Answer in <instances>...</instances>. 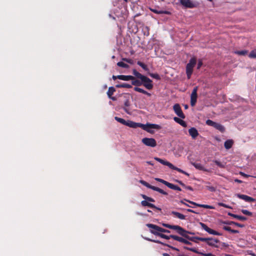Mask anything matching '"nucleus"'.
I'll return each instance as SVG.
<instances>
[{"label": "nucleus", "mask_w": 256, "mask_h": 256, "mask_svg": "<svg viewBox=\"0 0 256 256\" xmlns=\"http://www.w3.org/2000/svg\"><path fill=\"white\" fill-rule=\"evenodd\" d=\"M248 254L250 255V256H256V254H253V252L252 251H249L248 252Z\"/></svg>", "instance_id": "62"}, {"label": "nucleus", "mask_w": 256, "mask_h": 256, "mask_svg": "<svg viewBox=\"0 0 256 256\" xmlns=\"http://www.w3.org/2000/svg\"><path fill=\"white\" fill-rule=\"evenodd\" d=\"M206 124L209 126L214 127V126L216 122H214L210 120H206Z\"/></svg>", "instance_id": "46"}, {"label": "nucleus", "mask_w": 256, "mask_h": 256, "mask_svg": "<svg viewBox=\"0 0 256 256\" xmlns=\"http://www.w3.org/2000/svg\"><path fill=\"white\" fill-rule=\"evenodd\" d=\"M188 234H194V232H192L189 231H187L184 228V232H181L180 236L186 238L187 240L196 243H198V240L203 242V240H206L204 238L198 237V236H190Z\"/></svg>", "instance_id": "2"}, {"label": "nucleus", "mask_w": 256, "mask_h": 256, "mask_svg": "<svg viewBox=\"0 0 256 256\" xmlns=\"http://www.w3.org/2000/svg\"><path fill=\"white\" fill-rule=\"evenodd\" d=\"M142 197L144 200H147L148 196L145 194H142Z\"/></svg>", "instance_id": "58"}, {"label": "nucleus", "mask_w": 256, "mask_h": 256, "mask_svg": "<svg viewBox=\"0 0 256 256\" xmlns=\"http://www.w3.org/2000/svg\"><path fill=\"white\" fill-rule=\"evenodd\" d=\"M174 240H177L179 242H181L188 245H192V243L190 242L189 240H188L186 238H183L177 236H176L174 238Z\"/></svg>", "instance_id": "17"}, {"label": "nucleus", "mask_w": 256, "mask_h": 256, "mask_svg": "<svg viewBox=\"0 0 256 256\" xmlns=\"http://www.w3.org/2000/svg\"><path fill=\"white\" fill-rule=\"evenodd\" d=\"M147 240H149V241H151V242H156V243H157V244H160L162 245H163V246L169 247L172 250H176V251H178V252L180 250L179 249H178V248H176L175 247L171 246H170V245H169L168 244H165V243H164L163 242H160V240H150V238H147Z\"/></svg>", "instance_id": "15"}, {"label": "nucleus", "mask_w": 256, "mask_h": 256, "mask_svg": "<svg viewBox=\"0 0 256 256\" xmlns=\"http://www.w3.org/2000/svg\"><path fill=\"white\" fill-rule=\"evenodd\" d=\"M234 182H238V183H242V181L241 180H238V179H235L234 180Z\"/></svg>", "instance_id": "63"}, {"label": "nucleus", "mask_w": 256, "mask_h": 256, "mask_svg": "<svg viewBox=\"0 0 256 256\" xmlns=\"http://www.w3.org/2000/svg\"><path fill=\"white\" fill-rule=\"evenodd\" d=\"M150 11L156 14H170L171 13L168 10H158L156 8H150Z\"/></svg>", "instance_id": "20"}, {"label": "nucleus", "mask_w": 256, "mask_h": 256, "mask_svg": "<svg viewBox=\"0 0 256 256\" xmlns=\"http://www.w3.org/2000/svg\"><path fill=\"white\" fill-rule=\"evenodd\" d=\"M176 182H178L181 186H182V184H184L182 181L179 180H176Z\"/></svg>", "instance_id": "64"}, {"label": "nucleus", "mask_w": 256, "mask_h": 256, "mask_svg": "<svg viewBox=\"0 0 256 256\" xmlns=\"http://www.w3.org/2000/svg\"><path fill=\"white\" fill-rule=\"evenodd\" d=\"M147 201L150 202H154L155 200L153 198L148 196V198L147 200Z\"/></svg>", "instance_id": "55"}, {"label": "nucleus", "mask_w": 256, "mask_h": 256, "mask_svg": "<svg viewBox=\"0 0 256 256\" xmlns=\"http://www.w3.org/2000/svg\"><path fill=\"white\" fill-rule=\"evenodd\" d=\"M193 166L198 170H202L204 171H208L206 169H205L204 168V166L200 164L194 163Z\"/></svg>", "instance_id": "34"}, {"label": "nucleus", "mask_w": 256, "mask_h": 256, "mask_svg": "<svg viewBox=\"0 0 256 256\" xmlns=\"http://www.w3.org/2000/svg\"><path fill=\"white\" fill-rule=\"evenodd\" d=\"M154 158L155 160H156L157 162H158L160 164L164 166H168L170 168H171L172 166H173V164L168 161L164 160L162 159L156 157Z\"/></svg>", "instance_id": "19"}, {"label": "nucleus", "mask_w": 256, "mask_h": 256, "mask_svg": "<svg viewBox=\"0 0 256 256\" xmlns=\"http://www.w3.org/2000/svg\"><path fill=\"white\" fill-rule=\"evenodd\" d=\"M214 162L220 168H225V164L222 163L218 160H215Z\"/></svg>", "instance_id": "42"}, {"label": "nucleus", "mask_w": 256, "mask_h": 256, "mask_svg": "<svg viewBox=\"0 0 256 256\" xmlns=\"http://www.w3.org/2000/svg\"><path fill=\"white\" fill-rule=\"evenodd\" d=\"M198 88V86L194 88L190 95V104L192 106H194L196 102Z\"/></svg>", "instance_id": "9"}, {"label": "nucleus", "mask_w": 256, "mask_h": 256, "mask_svg": "<svg viewBox=\"0 0 256 256\" xmlns=\"http://www.w3.org/2000/svg\"><path fill=\"white\" fill-rule=\"evenodd\" d=\"M193 68L194 67L190 66V65L186 64V74L188 79H190L191 77V76L193 72Z\"/></svg>", "instance_id": "21"}, {"label": "nucleus", "mask_w": 256, "mask_h": 256, "mask_svg": "<svg viewBox=\"0 0 256 256\" xmlns=\"http://www.w3.org/2000/svg\"><path fill=\"white\" fill-rule=\"evenodd\" d=\"M152 234H154V235H156V236H158L162 238H165L166 240H169L170 239V238H172L174 240V238L176 236V235H172V234H171V235H170V236H166L164 234H163L162 233H157L156 232H152Z\"/></svg>", "instance_id": "16"}, {"label": "nucleus", "mask_w": 256, "mask_h": 256, "mask_svg": "<svg viewBox=\"0 0 256 256\" xmlns=\"http://www.w3.org/2000/svg\"><path fill=\"white\" fill-rule=\"evenodd\" d=\"M132 74L135 76L140 80H141L144 76L140 74L139 72H137L136 70H133Z\"/></svg>", "instance_id": "35"}, {"label": "nucleus", "mask_w": 256, "mask_h": 256, "mask_svg": "<svg viewBox=\"0 0 256 256\" xmlns=\"http://www.w3.org/2000/svg\"><path fill=\"white\" fill-rule=\"evenodd\" d=\"M155 180L157 182H160L163 184H164L167 186L168 187V186L170 183L166 180H164L160 178H155Z\"/></svg>", "instance_id": "37"}, {"label": "nucleus", "mask_w": 256, "mask_h": 256, "mask_svg": "<svg viewBox=\"0 0 256 256\" xmlns=\"http://www.w3.org/2000/svg\"><path fill=\"white\" fill-rule=\"evenodd\" d=\"M142 31L144 32V36H149V34H150V32H149L150 28H148V27L146 26V27L144 28L143 29H142Z\"/></svg>", "instance_id": "44"}, {"label": "nucleus", "mask_w": 256, "mask_h": 256, "mask_svg": "<svg viewBox=\"0 0 256 256\" xmlns=\"http://www.w3.org/2000/svg\"><path fill=\"white\" fill-rule=\"evenodd\" d=\"M170 168L172 169V170H177L178 172H180V173L183 172V170H181V169H180V168H179L174 166V165H173V166H172Z\"/></svg>", "instance_id": "49"}, {"label": "nucleus", "mask_w": 256, "mask_h": 256, "mask_svg": "<svg viewBox=\"0 0 256 256\" xmlns=\"http://www.w3.org/2000/svg\"><path fill=\"white\" fill-rule=\"evenodd\" d=\"M180 2L185 8H196L198 4L191 0H180Z\"/></svg>", "instance_id": "4"}, {"label": "nucleus", "mask_w": 256, "mask_h": 256, "mask_svg": "<svg viewBox=\"0 0 256 256\" xmlns=\"http://www.w3.org/2000/svg\"><path fill=\"white\" fill-rule=\"evenodd\" d=\"M142 85L148 90H152L154 87L152 81L146 76H144L141 80Z\"/></svg>", "instance_id": "5"}, {"label": "nucleus", "mask_w": 256, "mask_h": 256, "mask_svg": "<svg viewBox=\"0 0 256 256\" xmlns=\"http://www.w3.org/2000/svg\"><path fill=\"white\" fill-rule=\"evenodd\" d=\"M188 133L194 140H195L199 134L198 130L194 127L191 128L188 130Z\"/></svg>", "instance_id": "13"}, {"label": "nucleus", "mask_w": 256, "mask_h": 256, "mask_svg": "<svg viewBox=\"0 0 256 256\" xmlns=\"http://www.w3.org/2000/svg\"><path fill=\"white\" fill-rule=\"evenodd\" d=\"M196 60L195 58H190L189 61V62L187 64L188 65H190V66L194 67L196 64Z\"/></svg>", "instance_id": "40"}, {"label": "nucleus", "mask_w": 256, "mask_h": 256, "mask_svg": "<svg viewBox=\"0 0 256 256\" xmlns=\"http://www.w3.org/2000/svg\"><path fill=\"white\" fill-rule=\"evenodd\" d=\"M124 106H130V102L128 100H126L124 102Z\"/></svg>", "instance_id": "61"}, {"label": "nucleus", "mask_w": 256, "mask_h": 256, "mask_svg": "<svg viewBox=\"0 0 256 256\" xmlns=\"http://www.w3.org/2000/svg\"><path fill=\"white\" fill-rule=\"evenodd\" d=\"M228 215L242 221H245L247 220V218L245 216L236 215L235 214H232L230 212H228Z\"/></svg>", "instance_id": "25"}, {"label": "nucleus", "mask_w": 256, "mask_h": 256, "mask_svg": "<svg viewBox=\"0 0 256 256\" xmlns=\"http://www.w3.org/2000/svg\"><path fill=\"white\" fill-rule=\"evenodd\" d=\"M132 85L135 86H140L142 85V80L140 81V80H136L135 78L134 79L132 80Z\"/></svg>", "instance_id": "33"}, {"label": "nucleus", "mask_w": 256, "mask_h": 256, "mask_svg": "<svg viewBox=\"0 0 256 256\" xmlns=\"http://www.w3.org/2000/svg\"><path fill=\"white\" fill-rule=\"evenodd\" d=\"M149 75L152 78H155L158 80H160V76L158 74H149Z\"/></svg>", "instance_id": "47"}, {"label": "nucleus", "mask_w": 256, "mask_h": 256, "mask_svg": "<svg viewBox=\"0 0 256 256\" xmlns=\"http://www.w3.org/2000/svg\"><path fill=\"white\" fill-rule=\"evenodd\" d=\"M204 238L206 240H203V242H206L208 246L214 248H218V246L216 244L217 243L220 242L218 239L212 238Z\"/></svg>", "instance_id": "8"}, {"label": "nucleus", "mask_w": 256, "mask_h": 256, "mask_svg": "<svg viewBox=\"0 0 256 256\" xmlns=\"http://www.w3.org/2000/svg\"><path fill=\"white\" fill-rule=\"evenodd\" d=\"M186 211L188 212H192V213H194V214H198V212H196L195 211H194L191 209H187Z\"/></svg>", "instance_id": "59"}, {"label": "nucleus", "mask_w": 256, "mask_h": 256, "mask_svg": "<svg viewBox=\"0 0 256 256\" xmlns=\"http://www.w3.org/2000/svg\"><path fill=\"white\" fill-rule=\"evenodd\" d=\"M140 182L141 184H142V185H144V186H146V188L152 189L156 191L164 196H167L168 194V192L164 191L163 190H162L158 187H156L155 186H152L150 184H149L148 182H146L144 180H140Z\"/></svg>", "instance_id": "3"}, {"label": "nucleus", "mask_w": 256, "mask_h": 256, "mask_svg": "<svg viewBox=\"0 0 256 256\" xmlns=\"http://www.w3.org/2000/svg\"><path fill=\"white\" fill-rule=\"evenodd\" d=\"M142 142L146 146L150 147H155L156 146V142L153 138H143L142 140Z\"/></svg>", "instance_id": "6"}, {"label": "nucleus", "mask_w": 256, "mask_h": 256, "mask_svg": "<svg viewBox=\"0 0 256 256\" xmlns=\"http://www.w3.org/2000/svg\"><path fill=\"white\" fill-rule=\"evenodd\" d=\"M185 201L189 202L190 204H194V206H196L198 207H200V208H212V206H209V205H207V204H197L195 202H192V201H190V200H188L186 199H184Z\"/></svg>", "instance_id": "18"}, {"label": "nucleus", "mask_w": 256, "mask_h": 256, "mask_svg": "<svg viewBox=\"0 0 256 256\" xmlns=\"http://www.w3.org/2000/svg\"><path fill=\"white\" fill-rule=\"evenodd\" d=\"M206 188L211 192H214L216 190V188L213 186L207 185L206 186Z\"/></svg>", "instance_id": "45"}, {"label": "nucleus", "mask_w": 256, "mask_h": 256, "mask_svg": "<svg viewBox=\"0 0 256 256\" xmlns=\"http://www.w3.org/2000/svg\"><path fill=\"white\" fill-rule=\"evenodd\" d=\"M234 54L239 56H246L248 54V50H236L234 52Z\"/></svg>", "instance_id": "30"}, {"label": "nucleus", "mask_w": 256, "mask_h": 256, "mask_svg": "<svg viewBox=\"0 0 256 256\" xmlns=\"http://www.w3.org/2000/svg\"><path fill=\"white\" fill-rule=\"evenodd\" d=\"M240 174L241 176H244V177H246V178H248V176H249L248 175V174H244V172H240Z\"/></svg>", "instance_id": "57"}, {"label": "nucleus", "mask_w": 256, "mask_h": 256, "mask_svg": "<svg viewBox=\"0 0 256 256\" xmlns=\"http://www.w3.org/2000/svg\"><path fill=\"white\" fill-rule=\"evenodd\" d=\"M219 206H223V207L226 208H230V206H228L226 204H224V203H220L219 204Z\"/></svg>", "instance_id": "51"}, {"label": "nucleus", "mask_w": 256, "mask_h": 256, "mask_svg": "<svg viewBox=\"0 0 256 256\" xmlns=\"http://www.w3.org/2000/svg\"><path fill=\"white\" fill-rule=\"evenodd\" d=\"M174 120L182 126L184 128H186L187 126L186 123L183 120H182L181 118H178V117H174Z\"/></svg>", "instance_id": "24"}, {"label": "nucleus", "mask_w": 256, "mask_h": 256, "mask_svg": "<svg viewBox=\"0 0 256 256\" xmlns=\"http://www.w3.org/2000/svg\"><path fill=\"white\" fill-rule=\"evenodd\" d=\"M168 188H169L170 189L174 190H178V191L182 190V189L179 186H178L176 185H174L172 184H171V183H170V184H169Z\"/></svg>", "instance_id": "36"}, {"label": "nucleus", "mask_w": 256, "mask_h": 256, "mask_svg": "<svg viewBox=\"0 0 256 256\" xmlns=\"http://www.w3.org/2000/svg\"><path fill=\"white\" fill-rule=\"evenodd\" d=\"M141 204L143 206H148V207H150V208H155V209L158 210L160 211L162 210V209L156 206L154 204L149 202H148V201H147L146 200H142L141 202Z\"/></svg>", "instance_id": "14"}, {"label": "nucleus", "mask_w": 256, "mask_h": 256, "mask_svg": "<svg viewBox=\"0 0 256 256\" xmlns=\"http://www.w3.org/2000/svg\"><path fill=\"white\" fill-rule=\"evenodd\" d=\"M134 90L136 92H138L142 93V94H146L149 96H151L150 93H149V92H147L146 90H145L141 88H140L138 87H137V86L134 88Z\"/></svg>", "instance_id": "29"}, {"label": "nucleus", "mask_w": 256, "mask_h": 256, "mask_svg": "<svg viewBox=\"0 0 256 256\" xmlns=\"http://www.w3.org/2000/svg\"><path fill=\"white\" fill-rule=\"evenodd\" d=\"M116 88H132V86L126 83H123L122 84H118L116 86Z\"/></svg>", "instance_id": "32"}, {"label": "nucleus", "mask_w": 256, "mask_h": 256, "mask_svg": "<svg viewBox=\"0 0 256 256\" xmlns=\"http://www.w3.org/2000/svg\"><path fill=\"white\" fill-rule=\"evenodd\" d=\"M114 119L118 122H120V124H124V125H126V122L127 121H126V120H124V119L122 118H118V116H115L114 117Z\"/></svg>", "instance_id": "38"}, {"label": "nucleus", "mask_w": 256, "mask_h": 256, "mask_svg": "<svg viewBox=\"0 0 256 256\" xmlns=\"http://www.w3.org/2000/svg\"><path fill=\"white\" fill-rule=\"evenodd\" d=\"M200 225L202 229L205 230L206 232L209 233L210 234L216 235V236H221V234L218 232L213 230L210 228H208L205 224L202 222H200Z\"/></svg>", "instance_id": "11"}, {"label": "nucleus", "mask_w": 256, "mask_h": 256, "mask_svg": "<svg viewBox=\"0 0 256 256\" xmlns=\"http://www.w3.org/2000/svg\"><path fill=\"white\" fill-rule=\"evenodd\" d=\"M223 229L224 230H226V231L230 232V230H231L232 228H231L230 227L224 226L223 227Z\"/></svg>", "instance_id": "52"}, {"label": "nucleus", "mask_w": 256, "mask_h": 256, "mask_svg": "<svg viewBox=\"0 0 256 256\" xmlns=\"http://www.w3.org/2000/svg\"><path fill=\"white\" fill-rule=\"evenodd\" d=\"M236 196L238 198L243 200L246 202H254L256 201V200L254 198L246 195L238 194H236Z\"/></svg>", "instance_id": "12"}, {"label": "nucleus", "mask_w": 256, "mask_h": 256, "mask_svg": "<svg viewBox=\"0 0 256 256\" xmlns=\"http://www.w3.org/2000/svg\"><path fill=\"white\" fill-rule=\"evenodd\" d=\"M171 214L180 220H184L186 218V216L184 215L177 212L172 211L171 212Z\"/></svg>", "instance_id": "28"}, {"label": "nucleus", "mask_w": 256, "mask_h": 256, "mask_svg": "<svg viewBox=\"0 0 256 256\" xmlns=\"http://www.w3.org/2000/svg\"><path fill=\"white\" fill-rule=\"evenodd\" d=\"M242 212L244 214L247 215L248 216H252V212H249L248 210H242Z\"/></svg>", "instance_id": "48"}, {"label": "nucleus", "mask_w": 256, "mask_h": 256, "mask_svg": "<svg viewBox=\"0 0 256 256\" xmlns=\"http://www.w3.org/2000/svg\"><path fill=\"white\" fill-rule=\"evenodd\" d=\"M146 226H148V228H151L150 230V232L152 234V232H156L157 233H159L158 228H156V227H159L158 226L152 224H146Z\"/></svg>", "instance_id": "23"}, {"label": "nucleus", "mask_w": 256, "mask_h": 256, "mask_svg": "<svg viewBox=\"0 0 256 256\" xmlns=\"http://www.w3.org/2000/svg\"><path fill=\"white\" fill-rule=\"evenodd\" d=\"M202 65V62L201 60H199L198 62V64L197 68L198 69L200 68Z\"/></svg>", "instance_id": "53"}, {"label": "nucleus", "mask_w": 256, "mask_h": 256, "mask_svg": "<svg viewBox=\"0 0 256 256\" xmlns=\"http://www.w3.org/2000/svg\"><path fill=\"white\" fill-rule=\"evenodd\" d=\"M173 109L176 114L181 118H184L185 115L184 114L180 105L178 104H174Z\"/></svg>", "instance_id": "7"}, {"label": "nucleus", "mask_w": 256, "mask_h": 256, "mask_svg": "<svg viewBox=\"0 0 256 256\" xmlns=\"http://www.w3.org/2000/svg\"><path fill=\"white\" fill-rule=\"evenodd\" d=\"M116 92V89L113 86H110L108 88V90L107 92V94L108 98H110V96L114 94V92Z\"/></svg>", "instance_id": "31"}, {"label": "nucleus", "mask_w": 256, "mask_h": 256, "mask_svg": "<svg viewBox=\"0 0 256 256\" xmlns=\"http://www.w3.org/2000/svg\"><path fill=\"white\" fill-rule=\"evenodd\" d=\"M186 189L188 190H191V191H193L194 190L192 186H187L186 188Z\"/></svg>", "instance_id": "60"}, {"label": "nucleus", "mask_w": 256, "mask_h": 256, "mask_svg": "<svg viewBox=\"0 0 256 256\" xmlns=\"http://www.w3.org/2000/svg\"><path fill=\"white\" fill-rule=\"evenodd\" d=\"M216 129L218 130L221 132H224L225 131V128L222 124L216 122L214 126Z\"/></svg>", "instance_id": "27"}, {"label": "nucleus", "mask_w": 256, "mask_h": 256, "mask_svg": "<svg viewBox=\"0 0 256 256\" xmlns=\"http://www.w3.org/2000/svg\"><path fill=\"white\" fill-rule=\"evenodd\" d=\"M117 65L120 67H122V68H128V64H126L122 62H118L117 64Z\"/></svg>", "instance_id": "43"}, {"label": "nucleus", "mask_w": 256, "mask_h": 256, "mask_svg": "<svg viewBox=\"0 0 256 256\" xmlns=\"http://www.w3.org/2000/svg\"><path fill=\"white\" fill-rule=\"evenodd\" d=\"M162 225L166 228L176 230L177 231V232L180 234L181 232H184V228H182L181 226L177 225H170L168 224H164L163 223Z\"/></svg>", "instance_id": "10"}, {"label": "nucleus", "mask_w": 256, "mask_h": 256, "mask_svg": "<svg viewBox=\"0 0 256 256\" xmlns=\"http://www.w3.org/2000/svg\"><path fill=\"white\" fill-rule=\"evenodd\" d=\"M234 225H235V226H237L238 227H240V228H242L244 226V225H242V224H240L236 222H235Z\"/></svg>", "instance_id": "54"}, {"label": "nucleus", "mask_w": 256, "mask_h": 256, "mask_svg": "<svg viewBox=\"0 0 256 256\" xmlns=\"http://www.w3.org/2000/svg\"><path fill=\"white\" fill-rule=\"evenodd\" d=\"M230 232L232 233V234H238L239 232V231L238 230L231 229Z\"/></svg>", "instance_id": "56"}, {"label": "nucleus", "mask_w": 256, "mask_h": 256, "mask_svg": "<svg viewBox=\"0 0 256 256\" xmlns=\"http://www.w3.org/2000/svg\"><path fill=\"white\" fill-rule=\"evenodd\" d=\"M137 64L140 66H141L144 70L147 71L148 70L147 66L144 63L140 61H138Z\"/></svg>", "instance_id": "41"}, {"label": "nucleus", "mask_w": 256, "mask_h": 256, "mask_svg": "<svg viewBox=\"0 0 256 256\" xmlns=\"http://www.w3.org/2000/svg\"><path fill=\"white\" fill-rule=\"evenodd\" d=\"M248 57L250 58H256V49L252 50L248 55Z\"/></svg>", "instance_id": "39"}, {"label": "nucleus", "mask_w": 256, "mask_h": 256, "mask_svg": "<svg viewBox=\"0 0 256 256\" xmlns=\"http://www.w3.org/2000/svg\"><path fill=\"white\" fill-rule=\"evenodd\" d=\"M156 228H158V232H165V230L166 229L164 228H160V227H156Z\"/></svg>", "instance_id": "50"}, {"label": "nucleus", "mask_w": 256, "mask_h": 256, "mask_svg": "<svg viewBox=\"0 0 256 256\" xmlns=\"http://www.w3.org/2000/svg\"><path fill=\"white\" fill-rule=\"evenodd\" d=\"M233 144H234V142H233V140H226L224 142V148L226 150H228V149L232 147V146L233 145Z\"/></svg>", "instance_id": "26"}, {"label": "nucleus", "mask_w": 256, "mask_h": 256, "mask_svg": "<svg viewBox=\"0 0 256 256\" xmlns=\"http://www.w3.org/2000/svg\"><path fill=\"white\" fill-rule=\"evenodd\" d=\"M118 78L119 80H130L134 79V77L132 76H125V75H118Z\"/></svg>", "instance_id": "22"}, {"label": "nucleus", "mask_w": 256, "mask_h": 256, "mask_svg": "<svg viewBox=\"0 0 256 256\" xmlns=\"http://www.w3.org/2000/svg\"><path fill=\"white\" fill-rule=\"evenodd\" d=\"M126 126L132 128H140L144 130L149 132H151L150 128L160 129V126L156 124H144L136 122L131 120H128Z\"/></svg>", "instance_id": "1"}]
</instances>
